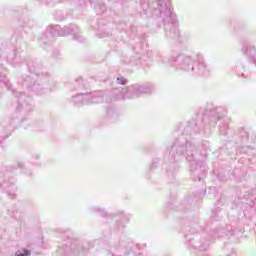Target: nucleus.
<instances>
[{
	"instance_id": "obj_1",
	"label": "nucleus",
	"mask_w": 256,
	"mask_h": 256,
	"mask_svg": "<svg viewBox=\"0 0 256 256\" xmlns=\"http://www.w3.org/2000/svg\"><path fill=\"white\" fill-rule=\"evenodd\" d=\"M31 255V251L29 250H23V253L17 254V256H29Z\"/></svg>"
}]
</instances>
